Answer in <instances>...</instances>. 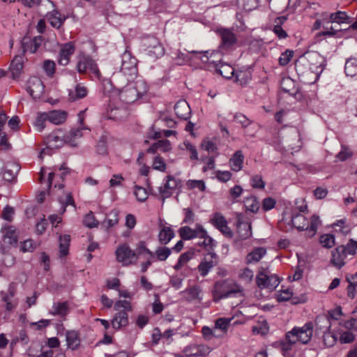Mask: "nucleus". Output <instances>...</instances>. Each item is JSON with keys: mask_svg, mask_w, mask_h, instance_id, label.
Returning a JSON list of instances; mask_svg holds the SVG:
<instances>
[{"mask_svg": "<svg viewBox=\"0 0 357 357\" xmlns=\"http://www.w3.org/2000/svg\"><path fill=\"white\" fill-rule=\"evenodd\" d=\"M23 68V58L22 56H15L13 59L10 70L14 79L18 77Z\"/></svg>", "mask_w": 357, "mask_h": 357, "instance_id": "34", "label": "nucleus"}, {"mask_svg": "<svg viewBox=\"0 0 357 357\" xmlns=\"http://www.w3.org/2000/svg\"><path fill=\"white\" fill-rule=\"evenodd\" d=\"M85 110H82L79 112L78 114V122L80 123V126L77 128V129H73L70 130V139H75L77 137H80L82 136V131L84 130H89L87 127L84 126L83 122L84 119V113Z\"/></svg>", "mask_w": 357, "mask_h": 357, "instance_id": "39", "label": "nucleus"}, {"mask_svg": "<svg viewBox=\"0 0 357 357\" xmlns=\"http://www.w3.org/2000/svg\"><path fill=\"white\" fill-rule=\"evenodd\" d=\"M20 169V167L15 162H8L3 172V178L5 181H13Z\"/></svg>", "mask_w": 357, "mask_h": 357, "instance_id": "24", "label": "nucleus"}, {"mask_svg": "<svg viewBox=\"0 0 357 357\" xmlns=\"http://www.w3.org/2000/svg\"><path fill=\"white\" fill-rule=\"evenodd\" d=\"M25 40L24 39L22 41L23 51L30 52L31 53H35L43 42V38L41 36H36L29 41Z\"/></svg>", "mask_w": 357, "mask_h": 357, "instance_id": "28", "label": "nucleus"}, {"mask_svg": "<svg viewBox=\"0 0 357 357\" xmlns=\"http://www.w3.org/2000/svg\"><path fill=\"white\" fill-rule=\"evenodd\" d=\"M207 257L204 258L198 266V271L202 276H206L210 270L215 266L214 262L212 259L207 260Z\"/></svg>", "mask_w": 357, "mask_h": 357, "instance_id": "45", "label": "nucleus"}, {"mask_svg": "<svg viewBox=\"0 0 357 357\" xmlns=\"http://www.w3.org/2000/svg\"><path fill=\"white\" fill-rule=\"evenodd\" d=\"M181 187V181L176 177L168 175L165 177V183L160 187L159 192L163 200L171 197L174 190Z\"/></svg>", "mask_w": 357, "mask_h": 357, "instance_id": "9", "label": "nucleus"}, {"mask_svg": "<svg viewBox=\"0 0 357 357\" xmlns=\"http://www.w3.org/2000/svg\"><path fill=\"white\" fill-rule=\"evenodd\" d=\"M319 243L326 248H331L335 244V236L330 234H323L319 238Z\"/></svg>", "mask_w": 357, "mask_h": 357, "instance_id": "49", "label": "nucleus"}, {"mask_svg": "<svg viewBox=\"0 0 357 357\" xmlns=\"http://www.w3.org/2000/svg\"><path fill=\"white\" fill-rule=\"evenodd\" d=\"M114 308L117 312L111 321L112 328L118 330L121 327L126 326L128 324V312L132 310L130 301L126 300L117 301L114 303Z\"/></svg>", "mask_w": 357, "mask_h": 357, "instance_id": "3", "label": "nucleus"}, {"mask_svg": "<svg viewBox=\"0 0 357 357\" xmlns=\"http://www.w3.org/2000/svg\"><path fill=\"white\" fill-rule=\"evenodd\" d=\"M136 250L138 255L147 254L151 257V258L154 259L153 252L146 248V245L144 241H139L137 244Z\"/></svg>", "mask_w": 357, "mask_h": 357, "instance_id": "62", "label": "nucleus"}, {"mask_svg": "<svg viewBox=\"0 0 357 357\" xmlns=\"http://www.w3.org/2000/svg\"><path fill=\"white\" fill-rule=\"evenodd\" d=\"M346 222V219L338 220L333 224V227H339L340 229H336V231L347 235L350 233L351 228L349 225H347Z\"/></svg>", "mask_w": 357, "mask_h": 357, "instance_id": "52", "label": "nucleus"}, {"mask_svg": "<svg viewBox=\"0 0 357 357\" xmlns=\"http://www.w3.org/2000/svg\"><path fill=\"white\" fill-rule=\"evenodd\" d=\"M184 351L188 356H206L211 352V349L204 344H192L185 347Z\"/></svg>", "mask_w": 357, "mask_h": 357, "instance_id": "20", "label": "nucleus"}, {"mask_svg": "<svg viewBox=\"0 0 357 357\" xmlns=\"http://www.w3.org/2000/svg\"><path fill=\"white\" fill-rule=\"evenodd\" d=\"M313 333V324L307 322L302 327H294L291 331L285 335V339L291 342H299L302 344H307Z\"/></svg>", "mask_w": 357, "mask_h": 357, "instance_id": "5", "label": "nucleus"}, {"mask_svg": "<svg viewBox=\"0 0 357 357\" xmlns=\"http://www.w3.org/2000/svg\"><path fill=\"white\" fill-rule=\"evenodd\" d=\"M185 294L186 298L188 301H192L195 299H201L200 294L202 293V289L199 286H193L186 289L183 291Z\"/></svg>", "mask_w": 357, "mask_h": 357, "instance_id": "43", "label": "nucleus"}, {"mask_svg": "<svg viewBox=\"0 0 357 357\" xmlns=\"http://www.w3.org/2000/svg\"><path fill=\"white\" fill-rule=\"evenodd\" d=\"M321 224V220L319 219V216L317 215H313L311 218L310 224L308 225L309 231L312 232L311 236L315 235L318 226Z\"/></svg>", "mask_w": 357, "mask_h": 357, "instance_id": "57", "label": "nucleus"}, {"mask_svg": "<svg viewBox=\"0 0 357 357\" xmlns=\"http://www.w3.org/2000/svg\"><path fill=\"white\" fill-rule=\"evenodd\" d=\"M46 19L52 26L56 29H59L66 20V17L61 15L59 10H53L52 11L47 13Z\"/></svg>", "mask_w": 357, "mask_h": 357, "instance_id": "23", "label": "nucleus"}, {"mask_svg": "<svg viewBox=\"0 0 357 357\" xmlns=\"http://www.w3.org/2000/svg\"><path fill=\"white\" fill-rule=\"evenodd\" d=\"M323 342L327 347H331L335 345L337 340V335L331 331L322 333Z\"/></svg>", "mask_w": 357, "mask_h": 357, "instance_id": "46", "label": "nucleus"}, {"mask_svg": "<svg viewBox=\"0 0 357 357\" xmlns=\"http://www.w3.org/2000/svg\"><path fill=\"white\" fill-rule=\"evenodd\" d=\"M178 234L183 240H190L204 237L206 235V231L201 225L197 224L195 229L188 226L181 227Z\"/></svg>", "mask_w": 357, "mask_h": 357, "instance_id": "12", "label": "nucleus"}, {"mask_svg": "<svg viewBox=\"0 0 357 357\" xmlns=\"http://www.w3.org/2000/svg\"><path fill=\"white\" fill-rule=\"evenodd\" d=\"M310 59L311 60V68L317 73H321L326 65V59L317 52L310 54Z\"/></svg>", "mask_w": 357, "mask_h": 357, "instance_id": "27", "label": "nucleus"}, {"mask_svg": "<svg viewBox=\"0 0 357 357\" xmlns=\"http://www.w3.org/2000/svg\"><path fill=\"white\" fill-rule=\"evenodd\" d=\"M88 93V89L81 84L75 85L74 89L68 90V99L73 102L84 98Z\"/></svg>", "mask_w": 357, "mask_h": 357, "instance_id": "26", "label": "nucleus"}, {"mask_svg": "<svg viewBox=\"0 0 357 357\" xmlns=\"http://www.w3.org/2000/svg\"><path fill=\"white\" fill-rule=\"evenodd\" d=\"M187 186L190 189L197 188L202 192L204 191L206 188L205 183L202 180H188Z\"/></svg>", "mask_w": 357, "mask_h": 357, "instance_id": "61", "label": "nucleus"}, {"mask_svg": "<svg viewBox=\"0 0 357 357\" xmlns=\"http://www.w3.org/2000/svg\"><path fill=\"white\" fill-rule=\"evenodd\" d=\"M66 340L68 347L72 350H76L80 345L79 333L76 331H67L66 333Z\"/></svg>", "mask_w": 357, "mask_h": 357, "instance_id": "29", "label": "nucleus"}, {"mask_svg": "<svg viewBox=\"0 0 357 357\" xmlns=\"http://www.w3.org/2000/svg\"><path fill=\"white\" fill-rule=\"evenodd\" d=\"M234 119L237 123H240L241 126L244 128H248L252 122L242 113L235 114L234 116Z\"/></svg>", "mask_w": 357, "mask_h": 357, "instance_id": "55", "label": "nucleus"}, {"mask_svg": "<svg viewBox=\"0 0 357 357\" xmlns=\"http://www.w3.org/2000/svg\"><path fill=\"white\" fill-rule=\"evenodd\" d=\"M236 226L237 232L241 239H247L252 236L251 223L243 220L242 214L238 213L236 215Z\"/></svg>", "mask_w": 357, "mask_h": 357, "instance_id": "15", "label": "nucleus"}, {"mask_svg": "<svg viewBox=\"0 0 357 357\" xmlns=\"http://www.w3.org/2000/svg\"><path fill=\"white\" fill-rule=\"evenodd\" d=\"M59 201L61 204V213H63L66 211V206L68 205L75 207V203L71 193H68L64 199H60Z\"/></svg>", "mask_w": 357, "mask_h": 357, "instance_id": "54", "label": "nucleus"}, {"mask_svg": "<svg viewBox=\"0 0 357 357\" xmlns=\"http://www.w3.org/2000/svg\"><path fill=\"white\" fill-rule=\"evenodd\" d=\"M256 283L260 289H275L280 284L279 278L274 274L260 271L256 277Z\"/></svg>", "mask_w": 357, "mask_h": 357, "instance_id": "7", "label": "nucleus"}, {"mask_svg": "<svg viewBox=\"0 0 357 357\" xmlns=\"http://www.w3.org/2000/svg\"><path fill=\"white\" fill-rule=\"evenodd\" d=\"M142 47L145 54L151 59H156L165 54V49L159 40L153 36L144 38L142 40Z\"/></svg>", "mask_w": 357, "mask_h": 357, "instance_id": "6", "label": "nucleus"}, {"mask_svg": "<svg viewBox=\"0 0 357 357\" xmlns=\"http://www.w3.org/2000/svg\"><path fill=\"white\" fill-rule=\"evenodd\" d=\"M69 311L68 302H57L54 303L52 305V310L50 314L52 315H59L61 317L66 316Z\"/></svg>", "mask_w": 357, "mask_h": 357, "instance_id": "37", "label": "nucleus"}, {"mask_svg": "<svg viewBox=\"0 0 357 357\" xmlns=\"http://www.w3.org/2000/svg\"><path fill=\"white\" fill-rule=\"evenodd\" d=\"M43 68L47 75L52 77L55 73V63L51 60H45L43 62Z\"/></svg>", "mask_w": 357, "mask_h": 357, "instance_id": "59", "label": "nucleus"}, {"mask_svg": "<svg viewBox=\"0 0 357 357\" xmlns=\"http://www.w3.org/2000/svg\"><path fill=\"white\" fill-rule=\"evenodd\" d=\"M244 155L241 151H236L229 160L233 171L238 172L242 169Z\"/></svg>", "mask_w": 357, "mask_h": 357, "instance_id": "33", "label": "nucleus"}, {"mask_svg": "<svg viewBox=\"0 0 357 357\" xmlns=\"http://www.w3.org/2000/svg\"><path fill=\"white\" fill-rule=\"evenodd\" d=\"M153 168L155 170L164 172L166 169V164L164 160L159 155L155 156L153 161Z\"/></svg>", "mask_w": 357, "mask_h": 357, "instance_id": "58", "label": "nucleus"}, {"mask_svg": "<svg viewBox=\"0 0 357 357\" xmlns=\"http://www.w3.org/2000/svg\"><path fill=\"white\" fill-rule=\"evenodd\" d=\"M47 114L48 121L55 125L63 123L67 118V113L65 111L52 110L47 112Z\"/></svg>", "mask_w": 357, "mask_h": 357, "instance_id": "31", "label": "nucleus"}, {"mask_svg": "<svg viewBox=\"0 0 357 357\" xmlns=\"http://www.w3.org/2000/svg\"><path fill=\"white\" fill-rule=\"evenodd\" d=\"M340 342L342 344L351 343L355 340V335L349 331L339 332Z\"/></svg>", "mask_w": 357, "mask_h": 357, "instance_id": "56", "label": "nucleus"}, {"mask_svg": "<svg viewBox=\"0 0 357 357\" xmlns=\"http://www.w3.org/2000/svg\"><path fill=\"white\" fill-rule=\"evenodd\" d=\"M172 250L167 247H158L153 252L154 258L159 261H165L171 255Z\"/></svg>", "mask_w": 357, "mask_h": 357, "instance_id": "47", "label": "nucleus"}, {"mask_svg": "<svg viewBox=\"0 0 357 357\" xmlns=\"http://www.w3.org/2000/svg\"><path fill=\"white\" fill-rule=\"evenodd\" d=\"M75 50V43L73 42H68L61 45L59 56V63L61 66H66L70 61L71 56L74 54Z\"/></svg>", "mask_w": 357, "mask_h": 357, "instance_id": "16", "label": "nucleus"}, {"mask_svg": "<svg viewBox=\"0 0 357 357\" xmlns=\"http://www.w3.org/2000/svg\"><path fill=\"white\" fill-rule=\"evenodd\" d=\"M211 222L217 229L223 227L225 225L227 224L225 218L220 213H215L213 215Z\"/></svg>", "mask_w": 357, "mask_h": 357, "instance_id": "50", "label": "nucleus"}, {"mask_svg": "<svg viewBox=\"0 0 357 357\" xmlns=\"http://www.w3.org/2000/svg\"><path fill=\"white\" fill-rule=\"evenodd\" d=\"M83 223L89 228L96 227L98 225V221L95 218L93 213L91 211L84 216Z\"/></svg>", "mask_w": 357, "mask_h": 357, "instance_id": "53", "label": "nucleus"}, {"mask_svg": "<svg viewBox=\"0 0 357 357\" xmlns=\"http://www.w3.org/2000/svg\"><path fill=\"white\" fill-rule=\"evenodd\" d=\"M195 250L193 248L181 254L178 259L176 264L174 266V268L176 271L180 270L190 259H192L195 257Z\"/></svg>", "mask_w": 357, "mask_h": 357, "instance_id": "35", "label": "nucleus"}, {"mask_svg": "<svg viewBox=\"0 0 357 357\" xmlns=\"http://www.w3.org/2000/svg\"><path fill=\"white\" fill-rule=\"evenodd\" d=\"M116 257L117 261L122 263L124 266L130 265L137 259V254L126 244L121 245L117 248Z\"/></svg>", "mask_w": 357, "mask_h": 357, "instance_id": "8", "label": "nucleus"}, {"mask_svg": "<svg viewBox=\"0 0 357 357\" xmlns=\"http://www.w3.org/2000/svg\"><path fill=\"white\" fill-rule=\"evenodd\" d=\"M134 194L139 202H144L148 197L146 189L138 185H135Z\"/></svg>", "mask_w": 357, "mask_h": 357, "instance_id": "64", "label": "nucleus"}, {"mask_svg": "<svg viewBox=\"0 0 357 357\" xmlns=\"http://www.w3.org/2000/svg\"><path fill=\"white\" fill-rule=\"evenodd\" d=\"M77 70L79 73H84L89 70L97 76L100 74L95 61L90 56L85 55L78 56Z\"/></svg>", "mask_w": 357, "mask_h": 357, "instance_id": "11", "label": "nucleus"}, {"mask_svg": "<svg viewBox=\"0 0 357 357\" xmlns=\"http://www.w3.org/2000/svg\"><path fill=\"white\" fill-rule=\"evenodd\" d=\"M291 223L294 227L300 231L308 229V221L306 218L301 213H293Z\"/></svg>", "mask_w": 357, "mask_h": 357, "instance_id": "30", "label": "nucleus"}, {"mask_svg": "<svg viewBox=\"0 0 357 357\" xmlns=\"http://www.w3.org/2000/svg\"><path fill=\"white\" fill-rule=\"evenodd\" d=\"M294 52L291 50H286L283 52L279 58V63L280 66H284L289 63L291 58L293 57Z\"/></svg>", "mask_w": 357, "mask_h": 357, "instance_id": "63", "label": "nucleus"}, {"mask_svg": "<svg viewBox=\"0 0 357 357\" xmlns=\"http://www.w3.org/2000/svg\"><path fill=\"white\" fill-rule=\"evenodd\" d=\"M329 22L337 23L339 24L344 23L349 24L350 23V17L345 12L337 11L330 15Z\"/></svg>", "mask_w": 357, "mask_h": 357, "instance_id": "41", "label": "nucleus"}, {"mask_svg": "<svg viewBox=\"0 0 357 357\" xmlns=\"http://www.w3.org/2000/svg\"><path fill=\"white\" fill-rule=\"evenodd\" d=\"M27 91L33 99L40 98L44 93L45 86L40 78L32 77L28 81Z\"/></svg>", "mask_w": 357, "mask_h": 357, "instance_id": "13", "label": "nucleus"}, {"mask_svg": "<svg viewBox=\"0 0 357 357\" xmlns=\"http://www.w3.org/2000/svg\"><path fill=\"white\" fill-rule=\"evenodd\" d=\"M45 142L48 148L58 149L70 142V139L68 135H65L63 131L56 130L46 137Z\"/></svg>", "mask_w": 357, "mask_h": 357, "instance_id": "10", "label": "nucleus"}, {"mask_svg": "<svg viewBox=\"0 0 357 357\" xmlns=\"http://www.w3.org/2000/svg\"><path fill=\"white\" fill-rule=\"evenodd\" d=\"M217 32L221 38V45L223 48L227 49L236 44L237 39L231 29L220 28Z\"/></svg>", "mask_w": 357, "mask_h": 357, "instance_id": "18", "label": "nucleus"}, {"mask_svg": "<svg viewBox=\"0 0 357 357\" xmlns=\"http://www.w3.org/2000/svg\"><path fill=\"white\" fill-rule=\"evenodd\" d=\"M231 321V318H218L215 322V331L220 329L223 333H226Z\"/></svg>", "mask_w": 357, "mask_h": 357, "instance_id": "51", "label": "nucleus"}, {"mask_svg": "<svg viewBox=\"0 0 357 357\" xmlns=\"http://www.w3.org/2000/svg\"><path fill=\"white\" fill-rule=\"evenodd\" d=\"M174 111L176 116L182 120L187 121L191 115V109L185 100H180L175 104Z\"/></svg>", "mask_w": 357, "mask_h": 357, "instance_id": "21", "label": "nucleus"}, {"mask_svg": "<svg viewBox=\"0 0 357 357\" xmlns=\"http://www.w3.org/2000/svg\"><path fill=\"white\" fill-rule=\"evenodd\" d=\"M70 236L68 234L59 236V256L63 257L68 255L70 246Z\"/></svg>", "mask_w": 357, "mask_h": 357, "instance_id": "40", "label": "nucleus"}, {"mask_svg": "<svg viewBox=\"0 0 357 357\" xmlns=\"http://www.w3.org/2000/svg\"><path fill=\"white\" fill-rule=\"evenodd\" d=\"M148 91V86L143 80L128 83L121 89L119 90L117 96L120 100L125 104L135 102L144 96Z\"/></svg>", "mask_w": 357, "mask_h": 357, "instance_id": "1", "label": "nucleus"}, {"mask_svg": "<svg viewBox=\"0 0 357 357\" xmlns=\"http://www.w3.org/2000/svg\"><path fill=\"white\" fill-rule=\"evenodd\" d=\"M37 247V243L34 242L32 239L25 240L22 243L20 250L23 252H33Z\"/></svg>", "mask_w": 357, "mask_h": 357, "instance_id": "60", "label": "nucleus"}, {"mask_svg": "<svg viewBox=\"0 0 357 357\" xmlns=\"http://www.w3.org/2000/svg\"><path fill=\"white\" fill-rule=\"evenodd\" d=\"M266 250L264 248H255L247 255L246 263L251 264L258 262L266 255Z\"/></svg>", "mask_w": 357, "mask_h": 357, "instance_id": "38", "label": "nucleus"}, {"mask_svg": "<svg viewBox=\"0 0 357 357\" xmlns=\"http://www.w3.org/2000/svg\"><path fill=\"white\" fill-rule=\"evenodd\" d=\"M119 212L116 210H112L106 216L102 225L107 229H109L119 223Z\"/></svg>", "mask_w": 357, "mask_h": 357, "instance_id": "32", "label": "nucleus"}, {"mask_svg": "<svg viewBox=\"0 0 357 357\" xmlns=\"http://www.w3.org/2000/svg\"><path fill=\"white\" fill-rule=\"evenodd\" d=\"M281 89L289 94L290 96H300L298 89L296 86L295 82L290 77H284L280 82Z\"/></svg>", "mask_w": 357, "mask_h": 357, "instance_id": "25", "label": "nucleus"}, {"mask_svg": "<svg viewBox=\"0 0 357 357\" xmlns=\"http://www.w3.org/2000/svg\"><path fill=\"white\" fill-rule=\"evenodd\" d=\"M174 232L169 227H163L158 234V241L160 244H167L174 237Z\"/></svg>", "mask_w": 357, "mask_h": 357, "instance_id": "36", "label": "nucleus"}, {"mask_svg": "<svg viewBox=\"0 0 357 357\" xmlns=\"http://www.w3.org/2000/svg\"><path fill=\"white\" fill-rule=\"evenodd\" d=\"M344 71L347 76L357 75V59H348L345 63Z\"/></svg>", "mask_w": 357, "mask_h": 357, "instance_id": "42", "label": "nucleus"}, {"mask_svg": "<svg viewBox=\"0 0 357 357\" xmlns=\"http://www.w3.org/2000/svg\"><path fill=\"white\" fill-rule=\"evenodd\" d=\"M121 57L122 61L120 70L114 73L113 78L114 80H119L123 77L125 82H129L137 73V59L128 50L123 52Z\"/></svg>", "mask_w": 357, "mask_h": 357, "instance_id": "2", "label": "nucleus"}, {"mask_svg": "<svg viewBox=\"0 0 357 357\" xmlns=\"http://www.w3.org/2000/svg\"><path fill=\"white\" fill-rule=\"evenodd\" d=\"M46 121H48L47 112H39L37 114L34 126L38 131L41 132L45 128Z\"/></svg>", "mask_w": 357, "mask_h": 357, "instance_id": "48", "label": "nucleus"}, {"mask_svg": "<svg viewBox=\"0 0 357 357\" xmlns=\"http://www.w3.org/2000/svg\"><path fill=\"white\" fill-rule=\"evenodd\" d=\"M3 234V243L9 245H16L18 239V231L15 227L6 224L1 229Z\"/></svg>", "mask_w": 357, "mask_h": 357, "instance_id": "17", "label": "nucleus"}, {"mask_svg": "<svg viewBox=\"0 0 357 357\" xmlns=\"http://www.w3.org/2000/svg\"><path fill=\"white\" fill-rule=\"evenodd\" d=\"M332 323L330 317L326 314H320L317 317L315 320V332L316 333H323L330 331Z\"/></svg>", "mask_w": 357, "mask_h": 357, "instance_id": "22", "label": "nucleus"}, {"mask_svg": "<svg viewBox=\"0 0 357 357\" xmlns=\"http://www.w3.org/2000/svg\"><path fill=\"white\" fill-rule=\"evenodd\" d=\"M347 256V252H346V248H344V245L337 246L332 252L331 263L334 266L340 269L344 265V259H346Z\"/></svg>", "mask_w": 357, "mask_h": 357, "instance_id": "19", "label": "nucleus"}, {"mask_svg": "<svg viewBox=\"0 0 357 357\" xmlns=\"http://www.w3.org/2000/svg\"><path fill=\"white\" fill-rule=\"evenodd\" d=\"M245 207L252 213H257L259 208V202L255 196H250L244 200Z\"/></svg>", "mask_w": 357, "mask_h": 357, "instance_id": "44", "label": "nucleus"}, {"mask_svg": "<svg viewBox=\"0 0 357 357\" xmlns=\"http://www.w3.org/2000/svg\"><path fill=\"white\" fill-rule=\"evenodd\" d=\"M241 286L237 285L231 282L225 280L217 281L212 291L213 301L218 302L220 300L232 296H235L237 293L241 292Z\"/></svg>", "mask_w": 357, "mask_h": 357, "instance_id": "4", "label": "nucleus"}, {"mask_svg": "<svg viewBox=\"0 0 357 357\" xmlns=\"http://www.w3.org/2000/svg\"><path fill=\"white\" fill-rule=\"evenodd\" d=\"M205 56H206V60L205 62H208L210 63H213L215 67V70L220 75H221L223 77L227 79L231 78L234 75V68L225 63H222L221 61L215 62V61H211L206 54H208V51L204 52Z\"/></svg>", "mask_w": 357, "mask_h": 357, "instance_id": "14", "label": "nucleus"}]
</instances>
